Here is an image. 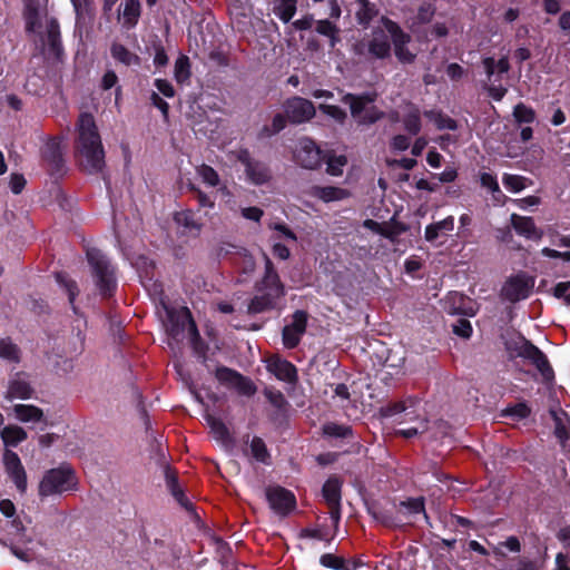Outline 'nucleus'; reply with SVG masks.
Instances as JSON below:
<instances>
[{
  "label": "nucleus",
  "mask_w": 570,
  "mask_h": 570,
  "mask_svg": "<svg viewBox=\"0 0 570 570\" xmlns=\"http://www.w3.org/2000/svg\"><path fill=\"white\" fill-rule=\"evenodd\" d=\"M76 157L80 167L89 173H100L105 166V150L94 116L88 112L80 115L78 120V139Z\"/></svg>",
  "instance_id": "f257e3e1"
},
{
  "label": "nucleus",
  "mask_w": 570,
  "mask_h": 570,
  "mask_svg": "<svg viewBox=\"0 0 570 570\" xmlns=\"http://www.w3.org/2000/svg\"><path fill=\"white\" fill-rule=\"evenodd\" d=\"M265 272L259 282L255 284L257 295H255L247 307L249 314H258L274 308L277 301L285 295V286L271 261L264 254Z\"/></svg>",
  "instance_id": "f03ea898"
},
{
  "label": "nucleus",
  "mask_w": 570,
  "mask_h": 570,
  "mask_svg": "<svg viewBox=\"0 0 570 570\" xmlns=\"http://www.w3.org/2000/svg\"><path fill=\"white\" fill-rule=\"evenodd\" d=\"M376 99V94H346L342 101L350 106L351 116L358 125H372L384 117L375 106H368Z\"/></svg>",
  "instance_id": "7ed1b4c3"
},
{
  "label": "nucleus",
  "mask_w": 570,
  "mask_h": 570,
  "mask_svg": "<svg viewBox=\"0 0 570 570\" xmlns=\"http://www.w3.org/2000/svg\"><path fill=\"white\" fill-rule=\"evenodd\" d=\"M87 259L100 293L104 296L110 295L116 287L115 269L110 265V262L97 248L87 250Z\"/></svg>",
  "instance_id": "20e7f679"
},
{
  "label": "nucleus",
  "mask_w": 570,
  "mask_h": 570,
  "mask_svg": "<svg viewBox=\"0 0 570 570\" xmlns=\"http://www.w3.org/2000/svg\"><path fill=\"white\" fill-rule=\"evenodd\" d=\"M76 476L69 468H57L46 472L39 483V495L45 498L60 494L76 487Z\"/></svg>",
  "instance_id": "39448f33"
},
{
  "label": "nucleus",
  "mask_w": 570,
  "mask_h": 570,
  "mask_svg": "<svg viewBox=\"0 0 570 570\" xmlns=\"http://www.w3.org/2000/svg\"><path fill=\"white\" fill-rule=\"evenodd\" d=\"M166 331L175 340H178L184 331H187L193 340L199 338L196 323L187 308H183L179 312L167 311Z\"/></svg>",
  "instance_id": "423d86ee"
},
{
  "label": "nucleus",
  "mask_w": 570,
  "mask_h": 570,
  "mask_svg": "<svg viewBox=\"0 0 570 570\" xmlns=\"http://www.w3.org/2000/svg\"><path fill=\"white\" fill-rule=\"evenodd\" d=\"M394 48V55L401 63H413L416 55L410 51L407 45L411 42V36L405 33L400 26L389 19H383Z\"/></svg>",
  "instance_id": "0eeeda50"
},
{
  "label": "nucleus",
  "mask_w": 570,
  "mask_h": 570,
  "mask_svg": "<svg viewBox=\"0 0 570 570\" xmlns=\"http://www.w3.org/2000/svg\"><path fill=\"white\" fill-rule=\"evenodd\" d=\"M283 108L287 120L295 125L309 121L316 112L312 101L297 96L288 98Z\"/></svg>",
  "instance_id": "6e6552de"
},
{
  "label": "nucleus",
  "mask_w": 570,
  "mask_h": 570,
  "mask_svg": "<svg viewBox=\"0 0 570 570\" xmlns=\"http://www.w3.org/2000/svg\"><path fill=\"white\" fill-rule=\"evenodd\" d=\"M297 163L306 169H316L323 160V151L309 137H302L295 150Z\"/></svg>",
  "instance_id": "1a4fd4ad"
},
{
  "label": "nucleus",
  "mask_w": 570,
  "mask_h": 570,
  "mask_svg": "<svg viewBox=\"0 0 570 570\" xmlns=\"http://www.w3.org/2000/svg\"><path fill=\"white\" fill-rule=\"evenodd\" d=\"M265 494L271 509L279 515H286L295 508V497L285 488L271 485L266 488Z\"/></svg>",
  "instance_id": "9d476101"
},
{
  "label": "nucleus",
  "mask_w": 570,
  "mask_h": 570,
  "mask_svg": "<svg viewBox=\"0 0 570 570\" xmlns=\"http://www.w3.org/2000/svg\"><path fill=\"white\" fill-rule=\"evenodd\" d=\"M534 279L525 274L510 278L502 288V295L510 302H518L529 296Z\"/></svg>",
  "instance_id": "9b49d317"
},
{
  "label": "nucleus",
  "mask_w": 570,
  "mask_h": 570,
  "mask_svg": "<svg viewBox=\"0 0 570 570\" xmlns=\"http://www.w3.org/2000/svg\"><path fill=\"white\" fill-rule=\"evenodd\" d=\"M341 488L342 482L338 478H330L323 485V497L330 508V515L337 527L341 518Z\"/></svg>",
  "instance_id": "f8f14e48"
},
{
  "label": "nucleus",
  "mask_w": 570,
  "mask_h": 570,
  "mask_svg": "<svg viewBox=\"0 0 570 570\" xmlns=\"http://www.w3.org/2000/svg\"><path fill=\"white\" fill-rule=\"evenodd\" d=\"M2 461L7 473L14 482L17 489L23 493L27 490V474L18 454L9 449L3 452Z\"/></svg>",
  "instance_id": "ddd939ff"
},
{
  "label": "nucleus",
  "mask_w": 570,
  "mask_h": 570,
  "mask_svg": "<svg viewBox=\"0 0 570 570\" xmlns=\"http://www.w3.org/2000/svg\"><path fill=\"white\" fill-rule=\"evenodd\" d=\"M307 324V313L296 311L293 314V322L283 328V343L287 348H294L298 345L301 336L305 333Z\"/></svg>",
  "instance_id": "4468645a"
},
{
  "label": "nucleus",
  "mask_w": 570,
  "mask_h": 570,
  "mask_svg": "<svg viewBox=\"0 0 570 570\" xmlns=\"http://www.w3.org/2000/svg\"><path fill=\"white\" fill-rule=\"evenodd\" d=\"M367 53L372 58L385 59L391 56V42L383 30H375L367 41Z\"/></svg>",
  "instance_id": "2eb2a0df"
},
{
  "label": "nucleus",
  "mask_w": 570,
  "mask_h": 570,
  "mask_svg": "<svg viewBox=\"0 0 570 570\" xmlns=\"http://www.w3.org/2000/svg\"><path fill=\"white\" fill-rule=\"evenodd\" d=\"M523 358L528 360L537 367L544 382L549 383L554 379V372L547 356L535 345L532 344L530 347H528V352Z\"/></svg>",
  "instance_id": "dca6fc26"
},
{
  "label": "nucleus",
  "mask_w": 570,
  "mask_h": 570,
  "mask_svg": "<svg viewBox=\"0 0 570 570\" xmlns=\"http://www.w3.org/2000/svg\"><path fill=\"white\" fill-rule=\"evenodd\" d=\"M511 225L519 235L527 238L539 240L543 236V232L535 226L531 217L512 214Z\"/></svg>",
  "instance_id": "f3484780"
},
{
  "label": "nucleus",
  "mask_w": 570,
  "mask_h": 570,
  "mask_svg": "<svg viewBox=\"0 0 570 570\" xmlns=\"http://www.w3.org/2000/svg\"><path fill=\"white\" fill-rule=\"evenodd\" d=\"M267 370L272 372L278 380L293 383L297 380L295 366L279 357H272L268 360Z\"/></svg>",
  "instance_id": "a211bd4d"
},
{
  "label": "nucleus",
  "mask_w": 570,
  "mask_h": 570,
  "mask_svg": "<svg viewBox=\"0 0 570 570\" xmlns=\"http://www.w3.org/2000/svg\"><path fill=\"white\" fill-rule=\"evenodd\" d=\"M43 159L50 165L52 171L59 173L63 168L62 147L59 139L49 140L42 151Z\"/></svg>",
  "instance_id": "6ab92c4d"
},
{
  "label": "nucleus",
  "mask_w": 570,
  "mask_h": 570,
  "mask_svg": "<svg viewBox=\"0 0 570 570\" xmlns=\"http://www.w3.org/2000/svg\"><path fill=\"white\" fill-rule=\"evenodd\" d=\"M417 403V399L409 397L404 401H399L381 407V414L382 416L390 417L399 413H405L406 416H411V420L417 419L419 415L415 411V405Z\"/></svg>",
  "instance_id": "aec40b11"
},
{
  "label": "nucleus",
  "mask_w": 570,
  "mask_h": 570,
  "mask_svg": "<svg viewBox=\"0 0 570 570\" xmlns=\"http://www.w3.org/2000/svg\"><path fill=\"white\" fill-rule=\"evenodd\" d=\"M165 481L168 490L173 494V497L177 500V502L188 511L193 510V504L186 498L183 489L178 484L177 474L169 466L165 470Z\"/></svg>",
  "instance_id": "412c9836"
},
{
  "label": "nucleus",
  "mask_w": 570,
  "mask_h": 570,
  "mask_svg": "<svg viewBox=\"0 0 570 570\" xmlns=\"http://www.w3.org/2000/svg\"><path fill=\"white\" fill-rule=\"evenodd\" d=\"M43 47H48V50L53 55L60 52V31L59 24L55 19L46 20L45 36L42 37Z\"/></svg>",
  "instance_id": "4be33fe9"
},
{
  "label": "nucleus",
  "mask_w": 570,
  "mask_h": 570,
  "mask_svg": "<svg viewBox=\"0 0 570 570\" xmlns=\"http://www.w3.org/2000/svg\"><path fill=\"white\" fill-rule=\"evenodd\" d=\"M454 228V219L452 216L446 217L443 220L431 224L425 228V239L430 243L434 242L440 235L448 232H452Z\"/></svg>",
  "instance_id": "5701e85b"
},
{
  "label": "nucleus",
  "mask_w": 570,
  "mask_h": 570,
  "mask_svg": "<svg viewBox=\"0 0 570 570\" xmlns=\"http://www.w3.org/2000/svg\"><path fill=\"white\" fill-rule=\"evenodd\" d=\"M245 171L248 179L255 185H263L271 179V171L268 167L257 160L248 166Z\"/></svg>",
  "instance_id": "b1692460"
},
{
  "label": "nucleus",
  "mask_w": 570,
  "mask_h": 570,
  "mask_svg": "<svg viewBox=\"0 0 570 570\" xmlns=\"http://www.w3.org/2000/svg\"><path fill=\"white\" fill-rule=\"evenodd\" d=\"M313 195L323 202H334L347 198L350 193L346 189L326 186V187H314Z\"/></svg>",
  "instance_id": "393cba45"
},
{
  "label": "nucleus",
  "mask_w": 570,
  "mask_h": 570,
  "mask_svg": "<svg viewBox=\"0 0 570 570\" xmlns=\"http://www.w3.org/2000/svg\"><path fill=\"white\" fill-rule=\"evenodd\" d=\"M110 52L114 59L124 63L125 66L140 65V58L120 43H112Z\"/></svg>",
  "instance_id": "a878e982"
},
{
  "label": "nucleus",
  "mask_w": 570,
  "mask_h": 570,
  "mask_svg": "<svg viewBox=\"0 0 570 570\" xmlns=\"http://www.w3.org/2000/svg\"><path fill=\"white\" fill-rule=\"evenodd\" d=\"M205 419L212 429L214 438L217 441H220L225 445H230L233 443V439L229 434L228 429L220 420L214 417L210 414H206Z\"/></svg>",
  "instance_id": "bb28decb"
},
{
  "label": "nucleus",
  "mask_w": 570,
  "mask_h": 570,
  "mask_svg": "<svg viewBox=\"0 0 570 570\" xmlns=\"http://www.w3.org/2000/svg\"><path fill=\"white\" fill-rule=\"evenodd\" d=\"M13 410L21 422H39L43 419L42 410L35 405L18 404Z\"/></svg>",
  "instance_id": "cd10ccee"
},
{
  "label": "nucleus",
  "mask_w": 570,
  "mask_h": 570,
  "mask_svg": "<svg viewBox=\"0 0 570 570\" xmlns=\"http://www.w3.org/2000/svg\"><path fill=\"white\" fill-rule=\"evenodd\" d=\"M1 439L6 446H16L27 439V432L17 425H9L2 429Z\"/></svg>",
  "instance_id": "c85d7f7f"
},
{
  "label": "nucleus",
  "mask_w": 570,
  "mask_h": 570,
  "mask_svg": "<svg viewBox=\"0 0 570 570\" xmlns=\"http://www.w3.org/2000/svg\"><path fill=\"white\" fill-rule=\"evenodd\" d=\"M315 30L317 33L330 38V45L332 48H334L335 45L340 41V29L336 24L327 19L317 20L315 22Z\"/></svg>",
  "instance_id": "c756f323"
},
{
  "label": "nucleus",
  "mask_w": 570,
  "mask_h": 570,
  "mask_svg": "<svg viewBox=\"0 0 570 570\" xmlns=\"http://www.w3.org/2000/svg\"><path fill=\"white\" fill-rule=\"evenodd\" d=\"M297 0H274L273 11L284 22H288L296 12Z\"/></svg>",
  "instance_id": "7c9ffc66"
},
{
  "label": "nucleus",
  "mask_w": 570,
  "mask_h": 570,
  "mask_svg": "<svg viewBox=\"0 0 570 570\" xmlns=\"http://www.w3.org/2000/svg\"><path fill=\"white\" fill-rule=\"evenodd\" d=\"M532 345L531 342L524 337L511 338L505 342V348L509 353L510 358L522 357L528 352V347Z\"/></svg>",
  "instance_id": "2f4dec72"
},
{
  "label": "nucleus",
  "mask_w": 570,
  "mask_h": 570,
  "mask_svg": "<svg viewBox=\"0 0 570 570\" xmlns=\"http://www.w3.org/2000/svg\"><path fill=\"white\" fill-rule=\"evenodd\" d=\"M140 16L139 0H126L122 9L124 24L128 28L134 27Z\"/></svg>",
  "instance_id": "473e14b6"
},
{
  "label": "nucleus",
  "mask_w": 570,
  "mask_h": 570,
  "mask_svg": "<svg viewBox=\"0 0 570 570\" xmlns=\"http://www.w3.org/2000/svg\"><path fill=\"white\" fill-rule=\"evenodd\" d=\"M370 514L384 527L393 528L397 527L399 523L395 521L393 513L377 504L368 507Z\"/></svg>",
  "instance_id": "72a5a7b5"
},
{
  "label": "nucleus",
  "mask_w": 570,
  "mask_h": 570,
  "mask_svg": "<svg viewBox=\"0 0 570 570\" xmlns=\"http://www.w3.org/2000/svg\"><path fill=\"white\" fill-rule=\"evenodd\" d=\"M24 19H26V29L29 32H36L39 31L41 28L40 24V13L38 11V8L32 1H29L26 4L24 9Z\"/></svg>",
  "instance_id": "f704fd0d"
},
{
  "label": "nucleus",
  "mask_w": 570,
  "mask_h": 570,
  "mask_svg": "<svg viewBox=\"0 0 570 570\" xmlns=\"http://www.w3.org/2000/svg\"><path fill=\"white\" fill-rule=\"evenodd\" d=\"M31 395V387L30 385L20 380L12 381L9 385L7 397L8 399H29Z\"/></svg>",
  "instance_id": "c9c22d12"
},
{
  "label": "nucleus",
  "mask_w": 570,
  "mask_h": 570,
  "mask_svg": "<svg viewBox=\"0 0 570 570\" xmlns=\"http://www.w3.org/2000/svg\"><path fill=\"white\" fill-rule=\"evenodd\" d=\"M0 357L17 363L20 360V350L10 338H1Z\"/></svg>",
  "instance_id": "e433bc0d"
},
{
  "label": "nucleus",
  "mask_w": 570,
  "mask_h": 570,
  "mask_svg": "<svg viewBox=\"0 0 570 570\" xmlns=\"http://www.w3.org/2000/svg\"><path fill=\"white\" fill-rule=\"evenodd\" d=\"M425 116L430 118L438 129H449V130H455L458 128V124L454 119L450 118L449 116H445L441 112L435 111H426Z\"/></svg>",
  "instance_id": "4c0bfd02"
},
{
  "label": "nucleus",
  "mask_w": 570,
  "mask_h": 570,
  "mask_svg": "<svg viewBox=\"0 0 570 570\" xmlns=\"http://www.w3.org/2000/svg\"><path fill=\"white\" fill-rule=\"evenodd\" d=\"M377 14V9L367 0H362L360 9L356 12V18L361 24L367 26Z\"/></svg>",
  "instance_id": "58836bf2"
},
{
  "label": "nucleus",
  "mask_w": 570,
  "mask_h": 570,
  "mask_svg": "<svg viewBox=\"0 0 570 570\" xmlns=\"http://www.w3.org/2000/svg\"><path fill=\"white\" fill-rule=\"evenodd\" d=\"M404 128L411 135H417L421 130V118L420 110L415 107H412L409 114L403 119Z\"/></svg>",
  "instance_id": "ea45409f"
},
{
  "label": "nucleus",
  "mask_w": 570,
  "mask_h": 570,
  "mask_svg": "<svg viewBox=\"0 0 570 570\" xmlns=\"http://www.w3.org/2000/svg\"><path fill=\"white\" fill-rule=\"evenodd\" d=\"M503 185L513 193L521 191L531 180L523 176L505 174L502 178Z\"/></svg>",
  "instance_id": "a19ab883"
},
{
  "label": "nucleus",
  "mask_w": 570,
  "mask_h": 570,
  "mask_svg": "<svg viewBox=\"0 0 570 570\" xmlns=\"http://www.w3.org/2000/svg\"><path fill=\"white\" fill-rule=\"evenodd\" d=\"M325 435L336 439H347L352 436L353 432L348 425H340L336 423H327L323 426Z\"/></svg>",
  "instance_id": "79ce46f5"
},
{
  "label": "nucleus",
  "mask_w": 570,
  "mask_h": 570,
  "mask_svg": "<svg viewBox=\"0 0 570 570\" xmlns=\"http://www.w3.org/2000/svg\"><path fill=\"white\" fill-rule=\"evenodd\" d=\"M250 451H252V454L253 456L259 461V462H263V463H266L268 458H269V453L266 449V445L264 443V441L261 439V438H257L255 436L252 442H250Z\"/></svg>",
  "instance_id": "37998d69"
},
{
  "label": "nucleus",
  "mask_w": 570,
  "mask_h": 570,
  "mask_svg": "<svg viewBox=\"0 0 570 570\" xmlns=\"http://www.w3.org/2000/svg\"><path fill=\"white\" fill-rule=\"evenodd\" d=\"M400 508H405L410 514L423 513L424 518L428 520V514L424 508V498H411L406 501H402L400 503Z\"/></svg>",
  "instance_id": "c03bdc74"
},
{
  "label": "nucleus",
  "mask_w": 570,
  "mask_h": 570,
  "mask_svg": "<svg viewBox=\"0 0 570 570\" xmlns=\"http://www.w3.org/2000/svg\"><path fill=\"white\" fill-rule=\"evenodd\" d=\"M189 59L186 56L179 57L175 62V78L178 82H184L190 76Z\"/></svg>",
  "instance_id": "a18cd8bd"
},
{
  "label": "nucleus",
  "mask_w": 570,
  "mask_h": 570,
  "mask_svg": "<svg viewBox=\"0 0 570 570\" xmlns=\"http://www.w3.org/2000/svg\"><path fill=\"white\" fill-rule=\"evenodd\" d=\"M513 116L519 124H530L534 120L535 114L533 109L520 102L514 107Z\"/></svg>",
  "instance_id": "49530a36"
},
{
  "label": "nucleus",
  "mask_w": 570,
  "mask_h": 570,
  "mask_svg": "<svg viewBox=\"0 0 570 570\" xmlns=\"http://www.w3.org/2000/svg\"><path fill=\"white\" fill-rule=\"evenodd\" d=\"M215 376L220 383L234 387L235 381L238 379L239 373L232 368L222 366L216 370Z\"/></svg>",
  "instance_id": "de8ad7c7"
},
{
  "label": "nucleus",
  "mask_w": 570,
  "mask_h": 570,
  "mask_svg": "<svg viewBox=\"0 0 570 570\" xmlns=\"http://www.w3.org/2000/svg\"><path fill=\"white\" fill-rule=\"evenodd\" d=\"M318 109L323 114H325V115L330 116L331 118H333L334 120H336L338 124H344V121L346 120V112L338 106L321 104L318 106Z\"/></svg>",
  "instance_id": "09e8293b"
},
{
  "label": "nucleus",
  "mask_w": 570,
  "mask_h": 570,
  "mask_svg": "<svg viewBox=\"0 0 570 570\" xmlns=\"http://www.w3.org/2000/svg\"><path fill=\"white\" fill-rule=\"evenodd\" d=\"M347 159L345 156H332L327 159V174L332 176H340L343 173V167L346 165Z\"/></svg>",
  "instance_id": "8fccbe9b"
},
{
  "label": "nucleus",
  "mask_w": 570,
  "mask_h": 570,
  "mask_svg": "<svg viewBox=\"0 0 570 570\" xmlns=\"http://www.w3.org/2000/svg\"><path fill=\"white\" fill-rule=\"evenodd\" d=\"M321 564L326 568H332L334 570H348L345 567L344 558L336 557L332 553H325L321 557Z\"/></svg>",
  "instance_id": "3c124183"
},
{
  "label": "nucleus",
  "mask_w": 570,
  "mask_h": 570,
  "mask_svg": "<svg viewBox=\"0 0 570 570\" xmlns=\"http://www.w3.org/2000/svg\"><path fill=\"white\" fill-rule=\"evenodd\" d=\"M234 389H236L238 393L246 396H252L256 392V386L254 383L242 374H239L238 379L235 381Z\"/></svg>",
  "instance_id": "603ef678"
},
{
  "label": "nucleus",
  "mask_w": 570,
  "mask_h": 570,
  "mask_svg": "<svg viewBox=\"0 0 570 570\" xmlns=\"http://www.w3.org/2000/svg\"><path fill=\"white\" fill-rule=\"evenodd\" d=\"M406 230H407V227L404 224L393 222L386 226H383L382 236L385 238H389L391 240H395L399 235H401L402 233H404Z\"/></svg>",
  "instance_id": "864d4df0"
},
{
  "label": "nucleus",
  "mask_w": 570,
  "mask_h": 570,
  "mask_svg": "<svg viewBox=\"0 0 570 570\" xmlns=\"http://www.w3.org/2000/svg\"><path fill=\"white\" fill-rule=\"evenodd\" d=\"M551 415L554 421V434L561 442H564L569 438V433L567 431L566 425L562 422L561 415H566V414L558 413L556 411H551Z\"/></svg>",
  "instance_id": "5fc2aeb1"
},
{
  "label": "nucleus",
  "mask_w": 570,
  "mask_h": 570,
  "mask_svg": "<svg viewBox=\"0 0 570 570\" xmlns=\"http://www.w3.org/2000/svg\"><path fill=\"white\" fill-rule=\"evenodd\" d=\"M57 282L63 286L68 293L69 302L72 304L76 295L78 294L77 285L73 281L67 279V277L62 273L56 274Z\"/></svg>",
  "instance_id": "6e6d98bb"
},
{
  "label": "nucleus",
  "mask_w": 570,
  "mask_h": 570,
  "mask_svg": "<svg viewBox=\"0 0 570 570\" xmlns=\"http://www.w3.org/2000/svg\"><path fill=\"white\" fill-rule=\"evenodd\" d=\"M198 174L202 176L205 183L213 187L219 183L218 174L210 166L202 165L198 168Z\"/></svg>",
  "instance_id": "4d7b16f0"
},
{
  "label": "nucleus",
  "mask_w": 570,
  "mask_h": 570,
  "mask_svg": "<svg viewBox=\"0 0 570 570\" xmlns=\"http://www.w3.org/2000/svg\"><path fill=\"white\" fill-rule=\"evenodd\" d=\"M453 333L463 337L469 338L472 333V326L470 322L465 318H460L455 324H453Z\"/></svg>",
  "instance_id": "13d9d810"
},
{
  "label": "nucleus",
  "mask_w": 570,
  "mask_h": 570,
  "mask_svg": "<svg viewBox=\"0 0 570 570\" xmlns=\"http://www.w3.org/2000/svg\"><path fill=\"white\" fill-rule=\"evenodd\" d=\"M480 183L482 187L488 188L492 194L501 193L497 178L489 173L481 174Z\"/></svg>",
  "instance_id": "bf43d9fd"
},
{
  "label": "nucleus",
  "mask_w": 570,
  "mask_h": 570,
  "mask_svg": "<svg viewBox=\"0 0 570 570\" xmlns=\"http://www.w3.org/2000/svg\"><path fill=\"white\" fill-rule=\"evenodd\" d=\"M269 228L275 230V232H277V233H279L281 236L286 238L287 240L297 242L296 234L288 226H286L285 224H281V223L271 224Z\"/></svg>",
  "instance_id": "052dcab7"
},
{
  "label": "nucleus",
  "mask_w": 570,
  "mask_h": 570,
  "mask_svg": "<svg viewBox=\"0 0 570 570\" xmlns=\"http://www.w3.org/2000/svg\"><path fill=\"white\" fill-rule=\"evenodd\" d=\"M26 186V179L20 174H12L10 177V188L13 194H20Z\"/></svg>",
  "instance_id": "680f3d73"
},
{
  "label": "nucleus",
  "mask_w": 570,
  "mask_h": 570,
  "mask_svg": "<svg viewBox=\"0 0 570 570\" xmlns=\"http://www.w3.org/2000/svg\"><path fill=\"white\" fill-rule=\"evenodd\" d=\"M264 212L258 207H246L242 209V216L246 219L259 222L263 217Z\"/></svg>",
  "instance_id": "e2e57ef3"
},
{
  "label": "nucleus",
  "mask_w": 570,
  "mask_h": 570,
  "mask_svg": "<svg viewBox=\"0 0 570 570\" xmlns=\"http://www.w3.org/2000/svg\"><path fill=\"white\" fill-rule=\"evenodd\" d=\"M450 429H451V426L449 425L448 422H445L443 420H438L433 424V430H434L433 436L435 439L446 436L449 434Z\"/></svg>",
  "instance_id": "0e129e2a"
},
{
  "label": "nucleus",
  "mask_w": 570,
  "mask_h": 570,
  "mask_svg": "<svg viewBox=\"0 0 570 570\" xmlns=\"http://www.w3.org/2000/svg\"><path fill=\"white\" fill-rule=\"evenodd\" d=\"M541 254L549 258H561L566 262H570V250L569 252H559L557 249L544 247V248H542Z\"/></svg>",
  "instance_id": "69168bd1"
},
{
  "label": "nucleus",
  "mask_w": 570,
  "mask_h": 570,
  "mask_svg": "<svg viewBox=\"0 0 570 570\" xmlns=\"http://www.w3.org/2000/svg\"><path fill=\"white\" fill-rule=\"evenodd\" d=\"M10 550L18 559L24 562H30L33 560V552L30 549L22 550L19 547L11 544Z\"/></svg>",
  "instance_id": "338daca9"
},
{
  "label": "nucleus",
  "mask_w": 570,
  "mask_h": 570,
  "mask_svg": "<svg viewBox=\"0 0 570 570\" xmlns=\"http://www.w3.org/2000/svg\"><path fill=\"white\" fill-rule=\"evenodd\" d=\"M272 250L279 259L286 261L291 257L289 248L279 242L274 243Z\"/></svg>",
  "instance_id": "774afa93"
}]
</instances>
